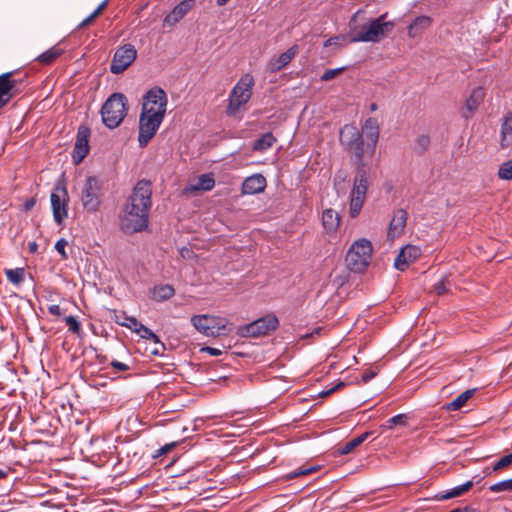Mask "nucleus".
I'll return each instance as SVG.
<instances>
[{
  "instance_id": "46",
  "label": "nucleus",
  "mask_w": 512,
  "mask_h": 512,
  "mask_svg": "<svg viewBox=\"0 0 512 512\" xmlns=\"http://www.w3.org/2000/svg\"><path fill=\"white\" fill-rule=\"evenodd\" d=\"M344 70V68H335V69H328L326 70L322 76H321V80L322 81H330L332 79H334L335 77H337L339 74H341V72Z\"/></svg>"
},
{
  "instance_id": "16",
  "label": "nucleus",
  "mask_w": 512,
  "mask_h": 512,
  "mask_svg": "<svg viewBox=\"0 0 512 512\" xmlns=\"http://www.w3.org/2000/svg\"><path fill=\"white\" fill-rule=\"evenodd\" d=\"M422 254L420 247L415 245L404 246L394 261L397 270L404 271L411 263H414Z\"/></svg>"
},
{
  "instance_id": "24",
  "label": "nucleus",
  "mask_w": 512,
  "mask_h": 512,
  "mask_svg": "<svg viewBox=\"0 0 512 512\" xmlns=\"http://www.w3.org/2000/svg\"><path fill=\"white\" fill-rule=\"evenodd\" d=\"M512 145V112L503 116L500 127V146L507 148Z\"/></svg>"
},
{
  "instance_id": "48",
  "label": "nucleus",
  "mask_w": 512,
  "mask_h": 512,
  "mask_svg": "<svg viewBox=\"0 0 512 512\" xmlns=\"http://www.w3.org/2000/svg\"><path fill=\"white\" fill-rule=\"evenodd\" d=\"M202 351L207 352L211 356H220L222 354V350L209 346L202 348Z\"/></svg>"
},
{
  "instance_id": "51",
  "label": "nucleus",
  "mask_w": 512,
  "mask_h": 512,
  "mask_svg": "<svg viewBox=\"0 0 512 512\" xmlns=\"http://www.w3.org/2000/svg\"><path fill=\"white\" fill-rule=\"evenodd\" d=\"M48 311L51 315L60 316L62 314L61 308L57 304L50 305Z\"/></svg>"
},
{
  "instance_id": "49",
  "label": "nucleus",
  "mask_w": 512,
  "mask_h": 512,
  "mask_svg": "<svg viewBox=\"0 0 512 512\" xmlns=\"http://www.w3.org/2000/svg\"><path fill=\"white\" fill-rule=\"evenodd\" d=\"M179 252L184 259H191L194 255L193 251L187 247H182Z\"/></svg>"
},
{
  "instance_id": "54",
  "label": "nucleus",
  "mask_w": 512,
  "mask_h": 512,
  "mask_svg": "<svg viewBox=\"0 0 512 512\" xmlns=\"http://www.w3.org/2000/svg\"><path fill=\"white\" fill-rule=\"evenodd\" d=\"M10 471V467L0 468V480L7 478Z\"/></svg>"
},
{
  "instance_id": "40",
  "label": "nucleus",
  "mask_w": 512,
  "mask_h": 512,
  "mask_svg": "<svg viewBox=\"0 0 512 512\" xmlns=\"http://www.w3.org/2000/svg\"><path fill=\"white\" fill-rule=\"evenodd\" d=\"M449 278L448 276H443L434 284V291L438 295H443L449 291Z\"/></svg>"
},
{
  "instance_id": "63",
  "label": "nucleus",
  "mask_w": 512,
  "mask_h": 512,
  "mask_svg": "<svg viewBox=\"0 0 512 512\" xmlns=\"http://www.w3.org/2000/svg\"><path fill=\"white\" fill-rule=\"evenodd\" d=\"M228 1H229V0H217V4H218L219 6H223V5H225Z\"/></svg>"
},
{
  "instance_id": "9",
  "label": "nucleus",
  "mask_w": 512,
  "mask_h": 512,
  "mask_svg": "<svg viewBox=\"0 0 512 512\" xmlns=\"http://www.w3.org/2000/svg\"><path fill=\"white\" fill-rule=\"evenodd\" d=\"M192 325L203 335L216 337L226 334L227 320L212 315H195L191 318Z\"/></svg>"
},
{
  "instance_id": "53",
  "label": "nucleus",
  "mask_w": 512,
  "mask_h": 512,
  "mask_svg": "<svg viewBox=\"0 0 512 512\" xmlns=\"http://www.w3.org/2000/svg\"><path fill=\"white\" fill-rule=\"evenodd\" d=\"M174 446V444H170V445H165L163 447H161L159 450H158V453L156 455L157 456H161V455H164L166 454L167 452H169L171 450V448Z\"/></svg>"
},
{
  "instance_id": "33",
  "label": "nucleus",
  "mask_w": 512,
  "mask_h": 512,
  "mask_svg": "<svg viewBox=\"0 0 512 512\" xmlns=\"http://www.w3.org/2000/svg\"><path fill=\"white\" fill-rule=\"evenodd\" d=\"M132 324L136 326L134 332L137 333L141 338L153 341L156 344L160 343L159 337L151 329L144 326L141 322H138L137 324L132 322Z\"/></svg>"
},
{
  "instance_id": "11",
  "label": "nucleus",
  "mask_w": 512,
  "mask_h": 512,
  "mask_svg": "<svg viewBox=\"0 0 512 512\" xmlns=\"http://www.w3.org/2000/svg\"><path fill=\"white\" fill-rule=\"evenodd\" d=\"M101 182L94 176L88 177L81 190L80 200L84 210L96 212L101 204L100 199Z\"/></svg>"
},
{
  "instance_id": "34",
  "label": "nucleus",
  "mask_w": 512,
  "mask_h": 512,
  "mask_svg": "<svg viewBox=\"0 0 512 512\" xmlns=\"http://www.w3.org/2000/svg\"><path fill=\"white\" fill-rule=\"evenodd\" d=\"M276 142V138L273 136L272 133L268 132L263 134L255 143L253 146V149L256 151H264L269 149L273 146V144Z\"/></svg>"
},
{
  "instance_id": "3",
  "label": "nucleus",
  "mask_w": 512,
  "mask_h": 512,
  "mask_svg": "<svg viewBox=\"0 0 512 512\" xmlns=\"http://www.w3.org/2000/svg\"><path fill=\"white\" fill-rule=\"evenodd\" d=\"M356 170L357 173L349 196V214L351 218H356L363 208L370 178V168L367 164L356 166Z\"/></svg>"
},
{
  "instance_id": "37",
  "label": "nucleus",
  "mask_w": 512,
  "mask_h": 512,
  "mask_svg": "<svg viewBox=\"0 0 512 512\" xmlns=\"http://www.w3.org/2000/svg\"><path fill=\"white\" fill-rule=\"evenodd\" d=\"M430 145V138L428 135H420L416 138L414 144V150L417 153H424Z\"/></svg>"
},
{
  "instance_id": "17",
  "label": "nucleus",
  "mask_w": 512,
  "mask_h": 512,
  "mask_svg": "<svg viewBox=\"0 0 512 512\" xmlns=\"http://www.w3.org/2000/svg\"><path fill=\"white\" fill-rule=\"evenodd\" d=\"M485 95V88L482 86H478L471 91L470 95L465 101V108L463 111V116L465 118H470L474 115V113L484 102Z\"/></svg>"
},
{
  "instance_id": "4",
  "label": "nucleus",
  "mask_w": 512,
  "mask_h": 512,
  "mask_svg": "<svg viewBox=\"0 0 512 512\" xmlns=\"http://www.w3.org/2000/svg\"><path fill=\"white\" fill-rule=\"evenodd\" d=\"M128 112L127 98L122 93H113L101 108V117L104 125L109 129L117 128Z\"/></svg>"
},
{
  "instance_id": "19",
  "label": "nucleus",
  "mask_w": 512,
  "mask_h": 512,
  "mask_svg": "<svg viewBox=\"0 0 512 512\" xmlns=\"http://www.w3.org/2000/svg\"><path fill=\"white\" fill-rule=\"evenodd\" d=\"M298 46L293 45L278 57L272 58L268 63V70L272 73L278 72L287 66L297 55Z\"/></svg>"
},
{
  "instance_id": "25",
  "label": "nucleus",
  "mask_w": 512,
  "mask_h": 512,
  "mask_svg": "<svg viewBox=\"0 0 512 512\" xmlns=\"http://www.w3.org/2000/svg\"><path fill=\"white\" fill-rule=\"evenodd\" d=\"M432 18L426 15L418 16L408 26V36L410 38H416L420 36L425 30L431 27Z\"/></svg>"
},
{
  "instance_id": "41",
  "label": "nucleus",
  "mask_w": 512,
  "mask_h": 512,
  "mask_svg": "<svg viewBox=\"0 0 512 512\" xmlns=\"http://www.w3.org/2000/svg\"><path fill=\"white\" fill-rule=\"evenodd\" d=\"M317 469L318 468L316 466H310V467H307V468L300 467V468L290 472L287 475V478L288 479H293V478H296V477H299V476L308 475V474H311V473L317 471Z\"/></svg>"
},
{
  "instance_id": "56",
  "label": "nucleus",
  "mask_w": 512,
  "mask_h": 512,
  "mask_svg": "<svg viewBox=\"0 0 512 512\" xmlns=\"http://www.w3.org/2000/svg\"><path fill=\"white\" fill-rule=\"evenodd\" d=\"M108 1L109 0L102 1L96 9L99 10L100 13H102V11L107 7Z\"/></svg>"
},
{
  "instance_id": "32",
  "label": "nucleus",
  "mask_w": 512,
  "mask_h": 512,
  "mask_svg": "<svg viewBox=\"0 0 512 512\" xmlns=\"http://www.w3.org/2000/svg\"><path fill=\"white\" fill-rule=\"evenodd\" d=\"M370 432H364L361 435L355 437L354 439L348 441L343 446L339 448V452L342 455L348 454L353 451L357 446L362 444L370 435Z\"/></svg>"
},
{
  "instance_id": "43",
  "label": "nucleus",
  "mask_w": 512,
  "mask_h": 512,
  "mask_svg": "<svg viewBox=\"0 0 512 512\" xmlns=\"http://www.w3.org/2000/svg\"><path fill=\"white\" fill-rule=\"evenodd\" d=\"M406 421L407 416L405 414H397L387 421V427L393 429L397 425H406Z\"/></svg>"
},
{
  "instance_id": "42",
  "label": "nucleus",
  "mask_w": 512,
  "mask_h": 512,
  "mask_svg": "<svg viewBox=\"0 0 512 512\" xmlns=\"http://www.w3.org/2000/svg\"><path fill=\"white\" fill-rule=\"evenodd\" d=\"M66 325L68 326L69 331L74 334H80L81 325L80 322L74 316H67L64 319Z\"/></svg>"
},
{
  "instance_id": "6",
  "label": "nucleus",
  "mask_w": 512,
  "mask_h": 512,
  "mask_svg": "<svg viewBox=\"0 0 512 512\" xmlns=\"http://www.w3.org/2000/svg\"><path fill=\"white\" fill-rule=\"evenodd\" d=\"M253 86L254 79L250 74H245L240 78L229 95V104L227 107L228 115H235L241 106L249 101Z\"/></svg>"
},
{
  "instance_id": "61",
  "label": "nucleus",
  "mask_w": 512,
  "mask_h": 512,
  "mask_svg": "<svg viewBox=\"0 0 512 512\" xmlns=\"http://www.w3.org/2000/svg\"><path fill=\"white\" fill-rule=\"evenodd\" d=\"M9 103L8 100H5L3 98L0 97V109L3 108L5 105H7Z\"/></svg>"
},
{
  "instance_id": "15",
  "label": "nucleus",
  "mask_w": 512,
  "mask_h": 512,
  "mask_svg": "<svg viewBox=\"0 0 512 512\" xmlns=\"http://www.w3.org/2000/svg\"><path fill=\"white\" fill-rule=\"evenodd\" d=\"M90 130L87 127L80 126L77 131L76 142L74 145L72 159L75 164H80L89 152Z\"/></svg>"
},
{
  "instance_id": "35",
  "label": "nucleus",
  "mask_w": 512,
  "mask_h": 512,
  "mask_svg": "<svg viewBox=\"0 0 512 512\" xmlns=\"http://www.w3.org/2000/svg\"><path fill=\"white\" fill-rule=\"evenodd\" d=\"M7 279L14 285H19L24 281V268L7 269L5 271Z\"/></svg>"
},
{
  "instance_id": "52",
  "label": "nucleus",
  "mask_w": 512,
  "mask_h": 512,
  "mask_svg": "<svg viewBox=\"0 0 512 512\" xmlns=\"http://www.w3.org/2000/svg\"><path fill=\"white\" fill-rule=\"evenodd\" d=\"M345 384L343 382H339L337 385L333 386L332 388L328 389L327 391H323L322 395L328 396L335 391H337L340 387H343Z\"/></svg>"
},
{
  "instance_id": "64",
  "label": "nucleus",
  "mask_w": 512,
  "mask_h": 512,
  "mask_svg": "<svg viewBox=\"0 0 512 512\" xmlns=\"http://www.w3.org/2000/svg\"><path fill=\"white\" fill-rule=\"evenodd\" d=\"M337 179H340V180H343V181H344L345 176H342L341 174H337V175L335 176V181H336Z\"/></svg>"
},
{
  "instance_id": "2",
  "label": "nucleus",
  "mask_w": 512,
  "mask_h": 512,
  "mask_svg": "<svg viewBox=\"0 0 512 512\" xmlns=\"http://www.w3.org/2000/svg\"><path fill=\"white\" fill-rule=\"evenodd\" d=\"M361 11H357L350 20L351 42H372L377 43L385 38L394 28V23L385 21L387 13L378 18L370 19L360 27L355 26L357 17Z\"/></svg>"
},
{
  "instance_id": "29",
  "label": "nucleus",
  "mask_w": 512,
  "mask_h": 512,
  "mask_svg": "<svg viewBox=\"0 0 512 512\" xmlns=\"http://www.w3.org/2000/svg\"><path fill=\"white\" fill-rule=\"evenodd\" d=\"M475 390L469 389L459 394L453 401L445 404L447 411H457L461 409L466 402L473 396Z\"/></svg>"
},
{
  "instance_id": "39",
  "label": "nucleus",
  "mask_w": 512,
  "mask_h": 512,
  "mask_svg": "<svg viewBox=\"0 0 512 512\" xmlns=\"http://www.w3.org/2000/svg\"><path fill=\"white\" fill-rule=\"evenodd\" d=\"M490 490L494 493H499L502 491H511L512 490V478L507 480H502L490 486Z\"/></svg>"
},
{
  "instance_id": "10",
  "label": "nucleus",
  "mask_w": 512,
  "mask_h": 512,
  "mask_svg": "<svg viewBox=\"0 0 512 512\" xmlns=\"http://www.w3.org/2000/svg\"><path fill=\"white\" fill-rule=\"evenodd\" d=\"M164 117L159 113L141 111L139 118L138 142L140 147H145L155 136Z\"/></svg>"
},
{
  "instance_id": "45",
  "label": "nucleus",
  "mask_w": 512,
  "mask_h": 512,
  "mask_svg": "<svg viewBox=\"0 0 512 512\" xmlns=\"http://www.w3.org/2000/svg\"><path fill=\"white\" fill-rule=\"evenodd\" d=\"M67 245H68V242L64 238L59 239L55 244V249L61 255V258L63 260H66L68 258V255L66 253Z\"/></svg>"
},
{
  "instance_id": "7",
  "label": "nucleus",
  "mask_w": 512,
  "mask_h": 512,
  "mask_svg": "<svg viewBox=\"0 0 512 512\" xmlns=\"http://www.w3.org/2000/svg\"><path fill=\"white\" fill-rule=\"evenodd\" d=\"M340 141L349 151L353 152L352 161L356 166L366 164L364 162V144L362 134L352 125H345L340 130Z\"/></svg>"
},
{
  "instance_id": "23",
  "label": "nucleus",
  "mask_w": 512,
  "mask_h": 512,
  "mask_svg": "<svg viewBox=\"0 0 512 512\" xmlns=\"http://www.w3.org/2000/svg\"><path fill=\"white\" fill-rule=\"evenodd\" d=\"M215 186V179L211 173L200 175L194 183L184 188V193H193L196 191H210Z\"/></svg>"
},
{
  "instance_id": "62",
  "label": "nucleus",
  "mask_w": 512,
  "mask_h": 512,
  "mask_svg": "<svg viewBox=\"0 0 512 512\" xmlns=\"http://www.w3.org/2000/svg\"><path fill=\"white\" fill-rule=\"evenodd\" d=\"M377 104L376 103H371L370 105V110L373 112V111H376L377 110Z\"/></svg>"
},
{
  "instance_id": "57",
  "label": "nucleus",
  "mask_w": 512,
  "mask_h": 512,
  "mask_svg": "<svg viewBox=\"0 0 512 512\" xmlns=\"http://www.w3.org/2000/svg\"><path fill=\"white\" fill-rule=\"evenodd\" d=\"M336 41H337V38H329L328 40H326L324 42V46L328 47V46L334 45V44H336Z\"/></svg>"
},
{
  "instance_id": "58",
  "label": "nucleus",
  "mask_w": 512,
  "mask_h": 512,
  "mask_svg": "<svg viewBox=\"0 0 512 512\" xmlns=\"http://www.w3.org/2000/svg\"><path fill=\"white\" fill-rule=\"evenodd\" d=\"M101 13L99 12V10L95 9L89 16H90V19L94 20L95 18H97Z\"/></svg>"
},
{
  "instance_id": "8",
  "label": "nucleus",
  "mask_w": 512,
  "mask_h": 512,
  "mask_svg": "<svg viewBox=\"0 0 512 512\" xmlns=\"http://www.w3.org/2000/svg\"><path fill=\"white\" fill-rule=\"evenodd\" d=\"M278 325V318L274 314H268L249 324L239 326L236 333L242 338H256L276 330Z\"/></svg>"
},
{
  "instance_id": "47",
  "label": "nucleus",
  "mask_w": 512,
  "mask_h": 512,
  "mask_svg": "<svg viewBox=\"0 0 512 512\" xmlns=\"http://www.w3.org/2000/svg\"><path fill=\"white\" fill-rule=\"evenodd\" d=\"M111 366L119 371H126L129 369V366L127 364L117 360L112 361Z\"/></svg>"
},
{
  "instance_id": "30",
  "label": "nucleus",
  "mask_w": 512,
  "mask_h": 512,
  "mask_svg": "<svg viewBox=\"0 0 512 512\" xmlns=\"http://www.w3.org/2000/svg\"><path fill=\"white\" fill-rule=\"evenodd\" d=\"M473 487L472 481H466L465 483L455 486L451 488L450 490L446 491L444 494L440 496V499L442 500H448L455 497H459L463 495L464 493L468 492Z\"/></svg>"
},
{
  "instance_id": "14",
  "label": "nucleus",
  "mask_w": 512,
  "mask_h": 512,
  "mask_svg": "<svg viewBox=\"0 0 512 512\" xmlns=\"http://www.w3.org/2000/svg\"><path fill=\"white\" fill-rule=\"evenodd\" d=\"M167 107L166 92L160 87L150 89L144 96L142 111L159 113L165 117Z\"/></svg>"
},
{
  "instance_id": "27",
  "label": "nucleus",
  "mask_w": 512,
  "mask_h": 512,
  "mask_svg": "<svg viewBox=\"0 0 512 512\" xmlns=\"http://www.w3.org/2000/svg\"><path fill=\"white\" fill-rule=\"evenodd\" d=\"M322 225L327 233H334L340 225V216L337 211L329 208L322 213Z\"/></svg>"
},
{
  "instance_id": "13",
  "label": "nucleus",
  "mask_w": 512,
  "mask_h": 512,
  "mask_svg": "<svg viewBox=\"0 0 512 512\" xmlns=\"http://www.w3.org/2000/svg\"><path fill=\"white\" fill-rule=\"evenodd\" d=\"M137 50L132 44H124L116 49L110 71L113 74L124 72L136 59Z\"/></svg>"
},
{
  "instance_id": "1",
  "label": "nucleus",
  "mask_w": 512,
  "mask_h": 512,
  "mask_svg": "<svg viewBox=\"0 0 512 512\" xmlns=\"http://www.w3.org/2000/svg\"><path fill=\"white\" fill-rule=\"evenodd\" d=\"M151 196V183L138 181L119 214V226L124 233H139L148 228Z\"/></svg>"
},
{
  "instance_id": "28",
  "label": "nucleus",
  "mask_w": 512,
  "mask_h": 512,
  "mask_svg": "<svg viewBox=\"0 0 512 512\" xmlns=\"http://www.w3.org/2000/svg\"><path fill=\"white\" fill-rule=\"evenodd\" d=\"M151 294H152V298L155 301L162 302V301H166V300L170 299L171 297H173L175 294V290H174L173 286H171L169 284H162V285L155 286L152 289Z\"/></svg>"
},
{
  "instance_id": "50",
  "label": "nucleus",
  "mask_w": 512,
  "mask_h": 512,
  "mask_svg": "<svg viewBox=\"0 0 512 512\" xmlns=\"http://www.w3.org/2000/svg\"><path fill=\"white\" fill-rule=\"evenodd\" d=\"M376 375V372L372 371V370H366L363 372L362 374V381L367 383L368 381H370L371 379H373Z\"/></svg>"
},
{
  "instance_id": "22",
  "label": "nucleus",
  "mask_w": 512,
  "mask_h": 512,
  "mask_svg": "<svg viewBox=\"0 0 512 512\" xmlns=\"http://www.w3.org/2000/svg\"><path fill=\"white\" fill-rule=\"evenodd\" d=\"M266 187V179L261 174H254L247 177L242 183L243 194H257L262 192Z\"/></svg>"
},
{
  "instance_id": "55",
  "label": "nucleus",
  "mask_w": 512,
  "mask_h": 512,
  "mask_svg": "<svg viewBox=\"0 0 512 512\" xmlns=\"http://www.w3.org/2000/svg\"><path fill=\"white\" fill-rule=\"evenodd\" d=\"M92 19H90V16L86 17L79 25H78V29H81V28H84L86 27L87 25H89L90 23H92Z\"/></svg>"
},
{
  "instance_id": "60",
  "label": "nucleus",
  "mask_w": 512,
  "mask_h": 512,
  "mask_svg": "<svg viewBox=\"0 0 512 512\" xmlns=\"http://www.w3.org/2000/svg\"><path fill=\"white\" fill-rule=\"evenodd\" d=\"M30 251L35 252L37 249V244L35 242H32L29 244Z\"/></svg>"
},
{
  "instance_id": "21",
  "label": "nucleus",
  "mask_w": 512,
  "mask_h": 512,
  "mask_svg": "<svg viewBox=\"0 0 512 512\" xmlns=\"http://www.w3.org/2000/svg\"><path fill=\"white\" fill-rule=\"evenodd\" d=\"M195 0H183L176 5L173 10L165 17L164 22L170 26L179 22L194 6Z\"/></svg>"
},
{
  "instance_id": "12",
  "label": "nucleus",
  "mask_w": 512,
  "mask_h": 512,
  "mask_svg": "<svg viewBox=\"0 0 512 512\" xmlns=\"http://www.w3.org/2000/svg\"><path fill=\"white\" fill-rule=\"evenodd\" d=\"M51 208L54 221L61 225L68 216L69 195L62 184L55 185L50 195Z\"/></svg>"
},
{
  "instance_id": "20",
  "label": "nucleus",
  "mask_w": 512,
  "mask_h": 512,
  "mask_svg": "<svg viewBox=\"0 0 512 512\" xmlns=\"http://www.w3.org/2000/svg\"><path fill=\"white\" fill-rule=\"evenodd\" d=\"M407 222V212L403 209L397 210L389 224L388 237L393 240L401 235Z\"/></svg>"
},
{
  "instance_id": "26",
  "label": "nucleus",
  "mask_w": 512,
  "mask_h": 512,
  "mask_svg": "<svg viewBox=\"0 0 512 512\" xmlns=\"http://www.w3.org/2000/svg\"><path fill=\"white\" fill-rule=\"evenodd\" d=\"M13 72L0 75V97L10 101L13 97L12 90L16 87V80L12 79Z\"/></svg>"
},
{
  "instance_id": "31",
  "label": "nucleus",
  "mask_w": 512,
  "mask_h": 512,
  "mask_svg": "<svg viewBox=\"0 0 512 512\" xmlns=\"http://www.w3.org/2000/svg\"><path fill=\"white\" fill-rule=\"evenodd\" d=\"M63 54V50L57 46H53L45 52L41 53L36 60L44 65L53 63L59 56Z\"/></svg>"
},
{
  "instance_id": "38",
  "label": "nucleus",
  "mask_w": 512,
  "mask_h": 512,
  "mask_svg": "<svg viewBox=\"0 0 512 512\" xmlns=\"http://www.w3.org/2000/svg\"><path fill=\"white\" fill-rule=\"evenodd\" d=\"M498 176L500 179L503 180H511L512 179V159L504 162L499 170H498Z\"/></svg>"
},
{
  "instance_id": "44",
  "label": "nucleus",
  "mask_w": 512,
  "mask_h": 512,
  "mask_svg": "<svg viewBox=\"0 0 512 512\" xmlns=\"http://www.w3.org/2000/svg\"><path fill=\"white\" fill-rule=\"evenodd\" d=\"M512 464V452L501 457L494 465L493 470L497 471Z\"/></svg>"
},
{
  "instance_id": "59",
  "label": "nucleus",
  "mask_w": 512,
  "mask_h": 512,
  "mask_svg": "<svg viewBox=\"0 0 512 512\" xmlns=\"http://www.w3.org/2000/svg\"><path fill=\"white\" fill-rule=\"evenodd\" d=\"M101 13L99 12V10L95 9L89 16H90V19L94 20L95 18H97Z\"/></svg>"
},
{
  "instance_id": "5",
  "label": "nucleus",
  "mask_w": 512,
  "mask_h": 512,
  "mask_svg": "<svg viewBox=\"0 0 512 512\" xmlns=\"http://www.w3.org/2000/svg\"><path fill=\"white\" fill-rule=\"evenodd\" d=\"M373 254L372 243L366 238H360L352 243L346 254V265L355 273L364 272L370 265Z\"/></svg>"
},
{
  "instance_id": "18",
  "label": "nucleus",
  "mask_w": 512,
  "mask_h": 512,
  "mask_svg": "<svg viewBox=\"0 0 512 512\" xmlns=\"http://www.w3.org/2000/svg\"><path fill=\"white\" fill-rule=\"evenodd\" d=\"M363 133L365 134L368 141L369 156L372 157L379 138L378 120L374 117L368 118L364 123Z\"/></svg>"
},
{
  "instance_id": "36",
  "label": "nucleus",
  "mask_w": 512,
  "mask_h": 512,
  "mask_svg": "<svg viewBox=\"0 0 512 512\" xmlns=\"http://www.w3.org/2000/svg\"><path fill=\"white\" fill-rule=\"evenodd\" d=\"M115 321L119 325L129 328L133 332L136 329V326H134L132 322H135L136 324L139 322L135 317L127 316L124 312H121L119 315H116Z\"/></svg>"
}]
</instances>
